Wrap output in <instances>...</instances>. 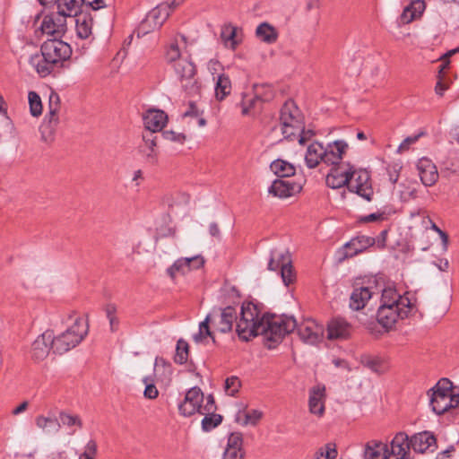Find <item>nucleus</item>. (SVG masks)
Instances as JSON below:
<instances>
[{
	"mask_svg": "<svg viewBox=\"0 0 459 459\" xmlns=\"http://www.w3.org/2000/svg\"><path fill=\"white\" fill-rule=\"evenodd\" d=\"M401 169V166L397 163L390 164L387 167V173L389 176V180L394 184L397 182L399 178V171Z\"/></svg>",
	"mask_w": 459,
	"mask_h": 459,
	"instance_id": "nucleus-59",
	"label": "nucleus"
},
{
	"mask_svg": "<svg viewBox=\"0 0 459 459\" xmlns=\"http://www.w3.org/2000/svg\"><path fill=\"white\" fill-rule=\"evenodd\" d=\"M202 113L197 105L194 101H190L188 108L184 112V117H199Z\"/></svg>",
	"mask_w": 459,
	"mask_h": 459,
	"instance_id": "nucleus-61",
	"label": "nucleus"
},
{
	"mask_svg": "<svg viewBox=\"0 0 459 459\" xmlns=\"http://www.w3.org/2000/svg\"><path fill=\"white\" fill-rule=\"evenodd\" d=\"M188 354H189L188 343L185 340L179 339L177 342L174 361L180 365L185 364L187 361Z\"/></svg>",
	"mask_w": 459,
	"mask_h": 459,
	"instance_id": "nucleus-49",
	"label": "nucleus"
},
{
	"mask_svg": "<svg viewBox=\"0 0 459 459\" xmlns=\"http://www.w3.org/2000/svg\"><path fill=\"white\" fill-rule=\"evenodd\" d=\"M145 131L156 134L166 126L168 116L162 110L150 109L143 116Z\"/></svg>",
	"mask_w": 459,
	"mask_h": 459,
	"instance_id": "nucleus-20",
	"label": "nucleus"
},
{
	"mask_svg": "<svg viewBox=\"0 0 459 459\" xmlns=\"http://www.w3.org/2000/svg\"><path fill=\"white\" fill-rule=\"evenodd\" d=\"M30 65L36 70L41 77L49 75L56 66V65L47 56L40 54H35L30 58Z\"/></svg>",
	"mask_w": 459,
	"mask_h": 459,
	"instance_id": "nucleus-29",
	"label": "nucleus"
},
{
	"mask_svg": "<svg viewBox=\"0 0 459 459\" xmlns=\"http://www.w3.org/2000/svg\"><path fill=\"white\" fill-rule=\"evenodd\" d=\"M76 31L81 39H87L91 34V21L78 19L76 21Z\"/></svg>",
	"mask_w": 459,
	"mask_h": 459,
	"instance_id": "nucleus-53",
	"label": "nucleus"
},
{
	"mask_svg": "<svg viewBox=\"0 0 459 459\" xmlns=\"http://www.w3.org/2000/svg\"><path fill=\"white\" fill-rule=\"evenodd\" d=\"M385 219V212H374L366 216H363L359 219L360 222L363 223H368V222H374V221H382Z\"/></svg>",
	"mask_w": 459,
	"mask_h": 459,
	"instance_id": "nucleus-58",
	"label": "nucleus"
},
{
	"mask_svg": "<svg viewBox=\"0 0 459 459\" xmlns=\"http://www.w3.org/2000/svg\"><path fill=\"white\" fill-rule=\"evenodd\" d=\"M166 17H160V8H154L148 13L146 18L141 22L138 28V35L140 33L146 34L152 30L159 29L162 26Z\"/></svg>",
	"mask_w": 459,
	"mask_h": 459,
	"instance_id": "nucleus-32",
	"label": "nucleus"
},
{
	"mask_svg": "<svg viewBox=\"0 0 459 459\" xmlns=\"http://www.w3.org/2000/svg\"><path fill=\"white\" fill-rule=\"evenodd\" d=\"M417 169L422 184L432 186L438 179V171L436 165L428 158H421L417 163Z\"/></svg>",
	"mask_w": 459,
	"mask_h": 459,
	"instance_id": "nucleus-23",
	"label": "nucleus"
},
{
	"mask_svg": "<svg viewBox=\"0 0 459 459\" xmlns=\"http://www.w3.org/2000/svg\"><path fill=\"white\" fill-rule=\"evenodd\" d=\"M411 445L405 432H398L388 445L389 459H411Z\"/></svg>",
	"mask_w": 459,
	"mask_h": 459,
	"instance_id": "nucleus-16",
	"label": "nucleus"
},
{
	"mask_svg": "<svg viewBox=\"0 0 459 459\" xmlns=\"http://www.w3.org/2000/svg\"><path fill=\"white\" fill-rule=\"evenodd\" d=\"M231 91V82L225 74H219L215 84V96L219 100H224Z\"/></svg>",
	"mask_w": 459,
	"mask_h": 459,
	"instance_id": "nucleus-40",
	"label": "nucleus"
},
{
	"mask_svg": "<svg viewBox=\"0 0 459 459\" xmlns=\"http://www.w3.org/2000/svg\"><path fill=\"white\" fill-rule=\"evenodd\" d=\"M40 52L50 58L56 65L70 58L72 48L66 42L53 39L45 41L40 48Z\"/></svg>",
	"mask_w": 459,
	"mask_h": 459,
	"instance_id": "nucleus-10",
	"label": "nucleus"
},
{
	"mask_svg": "<svg viewBox=\"0 0 459 459\" xmlns=\"http://www.w3.org/2000/svg\"><path fill=\"white\" fill-rule=\"evenodd\" d=\"M56 4L57 5V13L65 19L77 15L80 11L77 0H59Z\"/></svg>",
	"mask_w": 459,
	"mask_h": 459,
	"instance_id": "nucleus-39",
	"label": "nucleus"
},
{
	"mask_svg": "<svg viewBox=\"0 0 459 459\" xmlns=\"http://www.w3.org/2000/svg\"><path fill=\"white\" fill-rule=\"evenodd\" d=\"M452 385L449 379L442 378L429 390V404L436 414L441 415L454 411L458 413L459 394H453Z\"/></svg>",
	"mask_w": 459,
	"mask_h": 459,
	"instance_id": "nucleus-2",
	"label": "nucleus"
},
{
	"mask_svg": "<svg viewBox=\"0 0 459 459\" xmlns=\"http://www.w3.org/2000/svg\"><path fill=\"white\" fill-rule=\"evenodd\" d=\"M243 436L240 432H233L228 437L223 459H244Z\"/></svg>",
	"mask_w": 459,
	"mask_h": 459,
	"instance_id": "nucleus-25",
	"label": "nucleus"
},
{
	"mask_svg": "<svg viewBox=\"0 0 459 459\" xmlns=\"http://www.w3.org/2000/svg\"><path fill=\"white\" fill-rule=\"evenodd\" d=\"M304 117L293 100H287L280 111L279 129L285 139H292L303 131Z\"/></svg>",
	"mask_w": 459,
	"mask_h": 459,
	"instance_id": "nucleus-4",
	"label": "nucleus"
},
{
	"mask_svg": "<svg viewBox=\"0 0 459 459\" xmlns=\"http://www.w3.org/2000/svg\"><path fill=\"white\" fill-rule=\"evenodd\" d=\"M348 143L343 140H336L332 143H328L325 147V154L324 163L332 165L333 167L342 164L341 162L343 155L347 152Z\"/></svg>",
	"mask_w": 459,
	"mask_h": 459,
	"instance_id": "nucleus-21",
	"label": "nucleus"
},
{
	"mask_svg": "<svg viewBox=\"0 0 459 459\" xmlns=\"http://www.w3.org/2000/svg\"><path fill=\"white\" fill-rule=\"evenodd\" d=\"M204 415V419L202 420V429L204 431H211L218 425L221 423L222 417L220 414L214 413V411H204L199 412Z\"/></svg>",
	"mask_w": 459,
	"mask_h": 459,
	"instance_id": "nucleus-45",
	"label": "nucleus"
},
{
	"mask_svg": "<svg viewBox=\"0 0 459 459\" xmlns=\"http://www.w3.org/2000/svg\"><path fill=\"white\" fill-rule=\"evenodd\" d=\"M60 98L57 93L51 92L48 100V112L41 127L44 141H51L57 125L59 124Z\"/></svg>",
	"mask_w": 459,
	"mask_h": 459,
	"instance_id": "nucleus-9",
	"label": "nucleus"
},
{
	"mask_svg": "<svg viewBox=\"0 0 459 459\" xmlns=\"http://www.w3.org/2000/svg\"><path fill=\"white\" fill-rule=\"evenodd\" d=\"M263 327L262 318L259 319L258 317L256 307L252 303L243 305L236 325L238 337L243 341H249L251 338L261 334V331H264Z\"/></svg>",
	"mask_w": 459,
	"mask_h": 459,
	"instance_id": "nucleus-5",
	"label": "nucleus"
},
{
	"mask_svg": "<svg viewBox=\"0 0 459 459\" xmlns=\"http://www.w3.org/2000/svg\"><path fill=\"white\" fill-rule=\"evenodd\" d=\"M262 416L263 412L258 410L243 411L237 414L236 420L242 426H255L262 419Z\"/></svg>",
	"mask_w": 459,
	"mask_h": 459,
	"instance_id": "nucleus-42",
	"label": "nucleus"
},
{
	"mask_svg": "<svg viewBox=\"0 0 459 459\" xmlns=\"http://www.w3.org/2000/svg\"><path fill=\"white\" fill-rule=\"evenodd\" d=\"M325 146L318 143L314 142L308 145L306 155L305 161L307 166L309 169H315L319 165L320 162H324L325 160Z\"/></svg>",
	"mask_w": 459,
	"mask_h": 459,
	"instance_id": "nucleus-31",
	"label": "nucleus"
},
{
	"mask_svg": "<svg viewBox=\"0 0 459 459\" xmlns=\"http://www.w3.org/2000/svg\"><path fill=\"white\" fill-rule=\"evenodd\" d=\"M204 399V393L199 387L190 388L186 393L184 400L178 405L179 413L185 417H190L196 412L199 413Z\"/></svg>",
	"mask_w": 459,
	"mask_h": 459,
	"instance_id": "nucleus-13",
	"label": "nucleus"
},
{
	"mask_svg": "<svg viewBox=\"0 0 459 459\" xmlns=\"http://www.w3.org/2000/svg\"><path fill=\"white\" fill-rule=\"evenodd\" d=\"M270 169L279 178H290L296 172V169L291 163L281 159L273 161Z\"/></svg>",
	"mask_w": 459,
	"mask_h": 459,
	"instance_id": "nucleus-37",
	"label": "nucleus"
},
{
	"mask_svg": "<svg viewBox=\"0 0 459 459\" xmlns=\"http://www.w3.org/2000/svg\"><path fill=\"white\" fill-rule=\"evenodd\" d=\"M43 34L61 36L66 30V19L56 13L46 15L41 22Z\"/></svg>",
	"mask_w": 459,
	"mask_h": 459,
	"instance_id": "nucleus-19",
	"label": "nucleus"
},
{
	"mask_svg": "<svg viewBox=\"0 0 459 459\" xmlns=\"http://www.w3.org/2000/svg\"><path fill=\"white\" fill-rule=\"evenodd\" d=\"M314 134L313 131L311 130H305V123L303 122V131L297 134L294 138H297L299 142V143L303 144L305 142H307L312 135Z\"/></svg>",
	"mask_w": 459,
	"mask_h": 459,
	"instance_id": "nucleus-63",
	"label": "nucleus"
},
{
	"mask_svg": "<svg viewBox=\"0 0 459 459\" xmlns=\"http://www.w3.org/2000/svg\"><path fill=\"white\" fill-rule=\"evenodd\" d=\"M162 135L164 139L171 142H176L178 143H183L186 139V136L184 134L177 133L171 130L164 131L162 133Z\"/></svg>",
	"mask_w": 459,
	"mask_h": 459,
	"instance_id": "nucleus-56",
	"label": "nucleus"
},
{
	"mask_svg": "<svg viewBox=\"0 0 459 459\" xmlns=\"http://www.w3.org/2000/svg\"><path fill=\"white\" fill-rule=\"evenodd\" d=\"M350 192L356 193L367 201H371L374 191L371 185L370 175L365 169H356L352 166V177L348 183Z\"/></svg>",
	"mask_w": 459,
	"mask_h": 459,
	"instance_id": "nucleus-8",
	"label": "nucleus"
},
{
	"mask_svg": "<svg viewBox=\"0 0 459 459\" xmlns=\"http://www.w3.org/2000/svg\"><path fill=\"white\" fill-rule=\"evenodd\" d=\"M325 387L322 385H315L309 392V411L318 417L325 413Z\"/></svg>",
	"mask_w": 459,
	"mask_h": 459,
	"instance_id": "nucleus-26",
	"label": "nucleus"
},
{
	"mask_svg": "<svg viewBox=\"0 0 459 459\" xmlns=\"http://www.w3.org/2000/svg\"><path fill=\"white\" fill-rule=\"evenodd\" d=\"M30 112L33 117H39L42 114V102L39 95L35 91H30L28 94Z\"/></svg>",
	"mask_w": 459,
	"mask_h": 459,
	"instance_id": "nucleus-50",
	"label": "nucleus"
},
{
	"mask_svg": "<svg viewBox=\"0 0 459 459\" xmlns=\"http://www.w3.org/2000/svg\"><path fill=\"white\" fill-rule=\"evenodd\" d=\"M352 326L345 319L335 317L327 325V338L329 340H343L351 336Z\"/></svg>",
	"mask_w": 459,
	"mask_h": 459,
	"instance_id": "nucleus-22",
	"label": "nucleus"
},
{
	"mask_svg": "<svg viewBox=\"0 0 459 459\" xmlns=\"http://www.w3.org/2000/svg\"><path fill=\"white\" fill-rule=\"evenodd\" d=\"M421 135H422V133L406 137L403 141V143L399 145L398 152L402 153V152L407 151L409 149L410 145L415 143Z\"/></svg>",
	"mask_w": 459,
	"mask_h": 459,
	"instance_id": "nucleus-57",
	"label": "nucleus"
},
{
	"mask_svg": "<svg viewBox=\"0 0 459 459\" xmlns=\"http://www.w3.org/2000/svg\"><path fill=\"white\" fill-rule=\"evenodd\" d=\"M337 455L336 445L334 443H327L315 452L312 459H335Z\"/></svg>",
	"mask_w": 459,
	"mask_h": 459,
	"instance_id": "nucleus-47",
	"label": "nucleus"
},
{
	"mask_svg": "<svg viewBox=\"0 0 459 459\" xmlns=\"http://www.w3.org/2000/svg\"><path fill=\"white\" fill-rule=\"evenodd\" d=\"M352 177V165L342 163L331 169L326 176V185L333 189L341 188L344 186L348 187V183Z\"/></svg>",
	"mask_w": 459,
	"mask_h": 459,
	"instance_id": "nucleus-15",
	"label": "nucleus"
},
{
	"mask_svg": "<svg viewBox=\"0 0 459 459\" xmlns=\"http://www.w3.org/2000/svg\"><path fill=\"white\" fill-rule=\"evenodd\" d=\"M82 2L91 6L95 11L105 7L104 0H82Z\"/></svg>",
	"mask_w": 459,
	"mask_h": 459,
	"instance_id": "nucleus-64",
	"label": "nucleus"
},
{
	"mask_svg": "<svg viewBox=\"0 0 459 459\" xmlns=\"http://www.w3.org/2000/svg\"><path fill=\"white\" fill-rule=\"evenodd\" d=\"M204 264V260L201 255L179 258L168 268L167 273L170 278L175 279L178 275H183L192 270L199 269Z\"/></svg>",
	"mask_w": 459,
	"mask_h": 459,
	"instance_id": "nucleus-17",
	"label": "nucleus"
},
{
	"mask_svg": "<svg viewBox=\"0 0 459 459\" xmlns=\"http://www.w3.org/2000/svg\"><path fill=\"white\" fill-rule=\"evenodd\" d=\"M225 391L230 395H235L240 387V380L237 377H230L225 380Z\"/></svg>",
	"mask_w": 459,
	"mask_h": 459,
	"instance_id": "nucleus-54",
	"label": "nucleus"
},
{
	"mask_svg": "<svg viewBox=\"0 0 459 459\" xmlns=\"http://www.w3.org/2000/svg\"><path fill=\"white\" fill-rule=\"evenodd\" d=\"M411 448L416 452L423 454L428 450L433 451L432 447L436 446V438L430 432L424 431L413 435L409 438Z\"/></svg>",
	"mask_w": 459,
	"mask_h": 459,
	"instance_id": "nucleus-27",
	"label": "nucleus"
},
{
	"mask_svg": "<svg viewBox=\"0 0 459 459\" xmlns=\"http://www.w3.org/2000/svg\"><path fill=\"white\" fill-rule=\"evenodd\" d=\"M280 271L282 281L286 286H289L296 281V273L293 270L290 257L285 258L283 267Z\"/></svg>",
	"mask_w": 459,
	"mask_h": 459,
	"instance_id": "nucleus-48",
	"label": "nucleus"
},
{
	"mask_svg": "<svg viewBox=\"0 0 459 459\" xmlns=\"http://www.w3.org/2000/svg\"><path fill=\"white\" fill-rule=\"evenodd\" d=\"M255 35L261 41L267 44H273L278 39L276 29L268 22L259 24L255 30Z\"/></svg>",
	"mask_w": 459,
	"mask_h": 459,
	"instance_id": "nucleus-36",
	"label": "nucleus"
},
{
	"mask_svg": "<svg viewBox=\"0 0 459 459\" xmlns=\"http://www.w3.org/2000/svg\"><path fill=\"white\" fill-rule=\"evenodd\" d=\"M87 333L88 325L81 317H77L66 331L54 337L53 349L57 353H65L76 347Z\"/></svg>",
	"mask_w": 459,
	"mask_h": 459,
	"instance_id": "nucleus-6",
	"label": "nucleus"
},
{
	"mask_svg": "<svg viewBox=\"0 0 459 459\" xmlns=\"http://www.w3.org/2000/svg\"><path fill=\"white\" fill-rule=\"evenodd\" d=\"M221 38L227 48L235 49L238 45L237 39V27L233 25H225L221 29Z\"/></svg>",
	"mask_w": 459,
	"mask_h": 459,
	"instance_id": "nucleus-43",
	"label": "nucleus"
},
{
	"mask_svg": "<svg viewBox=\"0 0 459 459\" xmlns=\"http://www.w3.org/2000/svg\"><path fill=\"white\" fill-rule=\"evenodd\" d=\"M35 421L37 427L48 434L57 433L61 426L57 419L43 415L38 416Z\"/></svg>",
	"mask_w": 459,
	"mask_h": 459,
	"instance_id": "nucleus-41",
	"label": "nucleus"
},
{
	"mask_svg": "<svg viewBox=\"0 0 459 459\" xmlns=\"http://www.w3.org/2000/svg\"><path fill=\"white\" fill-rule=\"evenodd\" d=\"M360 363L377 374H382L386 370V366L384 360L377 356L365 354L360 358Z\"/></svg>",
	"mask_w": 459,
	"mask_h": 459,
	"instance_id": "nucleus-38",
	"label": "nucleus"
},
{
	"mask_svg": "<svg viewBox=\"0 0 459 459\" xmlns=\"http://www.w3.org/2000/svg\"><path fill=\"white\" fill-rule=\"evenodd\" d=\"M143 382L146 384L145 389H144V396L148 399H154L158 396L159 392L156 386L152 384L147 383V377L143 379Z\"/></svg>",
	"mask_w": 459,
	"mask_h": 459,
	"instance_id": "nucleus-60",
	"label": "nucleus"
},
{
	"mask_svg": "<svg viewBox=\"0 0 459 459\" xmlns=\"http://www.w3.org/2000/svg\"><path fill=\"white\" fill-rule=\"evenodd\" d=\"M210 319H211V316H206L204 321L200 323L198 333L193 335V339L196 343L205 342L208 337H211L212 340V342L215 343V338L213 336L212 332L210 330V327H209Z\"/></svg>",
	"mask_w": 459,
	"mask_h": 459,
	"instance_id": "nucleus-44",
	"label": "nucleus"
},
{
	"mask_svg": "<svg viewBox=\"0 0 459 459\" xmlns=\"http://www.w3.org/2000/svg\"><path fill=\"white\" fill-rule=\"evenodd\" d=\"M286 257H290L288 251L273 250L268 263V269L271 271L281 270L283 267V262Z\"/></svg>",
	"mask_w": 459,
	"mask_h": 459,
	"instance_id": "nucleus-46",
	"label": "nucleus"
},
{
	"mask_svg": "<svg viewBox=\"0 0 459 459\" xmlns=\"http://www.w3.org/2000/svg\"><path fill=\"white\" fill-rule=\"evenodd\" d=\"M426 8V4L423 0H414L408 6H406L400 18L401 22L404 24L411 22L413 20L419 18L423 13Z\"/></svg>",
	"mask_w": 459,
	"mask_h": 459,
	"instance_id": "nucleus-35",
	"label": "nucleus"
},
{
	"mask_svg": "<svg viewBox=\"0 0 459 459\" xmlns=\"http://www.w3.org/2000/svg\"><path fill=\"white\" fill-rule=\"evenodd\" d=\"M54 335L50 331H46L39 335L31 345V358L35 361H41L45 359L48 353L50 347H53Z\"/></svg>",
	"mask_w": 459,
	"mask_h": 459,
	"instance_id": "nucleus-18",
	"label": "nucleus"
},
{
	"mask_svg": "<svg viewBox=\"0 0 459 459\" xmlns=\"http://www.w3.org/2000/svg\"><path fill=\"white\" fill-rule=\"evenodd\" d=\"M375 238L368 236H358L347 242L342 249L339 250V261L342 262L347 258L352 257L368 247L374 246Z\"/></svg>",
	"mask_w": 459,
	"mask_h": 459,
	"instance_id": "nucleus-14",
	"label": "nucleus"
},
{
	"mask_svg": "<svg viewBox=\"0 0 459 459\" xmlns=\"http://www.w3.org/2000/svg\"><path fill=\"white\" fill-rule=\"evenodd\" d=\"M59 419L64 426L74 427L77 426L79 429L82 427V422L78 415H74L66 412H60Z\"/></svg>",
	"mask_w": 459,
	"mask_h": 459,
	"instance_id": "nucleus-52",
	"label": "nucleus"
},
{
	"mask_svg": "<svg viewBox=\"0 0 459 459\" xmlns=\"http://www.w3.org/2000/svg\"><path fill=\"white\" fill-rule=\"evenodd\" d=\"M143 141L144 144L141 147L140 152L149 163H155L157 161V136L152 132H143Z\"/></svg>",
	"mask_w": 459,
	"mask_h": 459,
	"instance_id": "nucleus-34",
	"label": "nucleus"
},
{
	"mask_svg": "<svg viewBox=\"0 0 459 459\" xmlns=\"http://www.w3.org/2000/svg\"><path fill=\"white\" fill-rule=\"evenodd\" d=\"M296 328L298 329L299 336L305 343L315 345L323 340L324 326L313 319H305Z\"/></svg>",
	"mask_w": 459,
	"mask_h": 459,
	"instance_id": "nucleus-12",
	"label": "nucleus"
},
{
	"mask_svg": "<svg viewBox=\"0 0 459 459\" xmlns=\"http://www.w3.org/2000/svg\"><path fill=\"white\" fill-rule=\"evenodd\" d=\"M174 71L181 82L182 88L190 97L199 96L201 83L195 78V65L187 58L179 59L173 65Z\"/></svg>",
	"mask_w": 459,
	"mask_h": 459,
	"instance_id": "nucleus-7",
	"label": "nucleus"
},
{
	"mask_svg": "<svg viewBox=\"0 0 459 459\" xmlns=\"http://www.w3.org/2000/svg\"><path fill=\"white\" fill-rule=\"evenodd\" d=\"M216 410V405H215V402H214V398L212 395H208L206 397V403L204 405H202L201 404V408H200V412L202 411H215Z\"/></svg>",
	"mask_w": 459,
	"mask_h": 459,
	"instance_id": "nucleus-62",
	"label": "nucleus"
},
{
	"mask_svg": "<svg viewBox=\"0 0 459 459\" xmlns=\"http://www.w3.org/2000/svg\"><path fill=\"white\" fill-rule=\"evenodd\" d=\"M365 459H389L388 445L377 440H370L365 446Z\"/></svg>",
	"mask_w": 459,
	"mask_h": 459,
	"instance_id": "nucleus-33",
	"label": "nucleus"
},
{
	"mask_svg": "<svg viewBox=\"0 0 459 459\" xmlns=\"http://www.w3.org/2000/svg\"><path fill=\"white\" fill-rule=\"evenodd\" d=\"M416 310V299L410 292L403 296L393 287L382 291L381 305L377 310V321L385 329H391L400 319L408 317Z\"/></svg>",
	"mask_w": 459,
	"mask_h": 459,
	"instance_id": "nucleus-1",
	"label": "nucleus"
},
{
	"mask_svg": "<svg viewBox=\"0 0 459 459\" xmlns=\"http://www.w3.org/2000/svg\"><path fill=\"white\" fill-rule=\"evenodd\" d=\"M97 454V443L90 440L84 448V452L80 455L79 459H95Z\"/></svg>",
	"mask_w": 459,
	"mask_h": 459,
	"instance_id": "nucleus-55",
	"label": "nucleus"
},
{
	"mask_svg": "<svg viewBox=\"0 0 459 459\" xmlns=\"http://www.w3.org/2000/svg\"><path fill=\"white\" fill-rule=\"evenodd\" d=\"M262 325L264 331H261V335L271 342L278 343L296 329L297 322L293 316L266 315L262 317Z\"/></svg>",
	"mask_w": 459,
	"mask_h": 459,
	"instance_id": "nucleus-3",
	"label": "nucleus"
},
{
	"mask_svg": "<svg viewBox=\"0 0 459 459\" xmlns=\"http://www.w3.org/2000/svg\"><path fill=\"white\" fill-rule=\"evenodd\" d=\"M273 97L272 90L270 87H255V96L254 98L247 99L246 96L243 97L241 101V113L242 115H248L250 110L254 108L256 101H269Z\"/></svg>",
	"mask_w": 459,
	"mask_h": 459,
	"instance_id": "nucleus-28",
	"label": "nucleus"
},
{
	"mask_svg": "<svg viewBox=\"0 0 459 459\" xmlns=\"http://www.w3.org/2000/svg\"><path fill=\"white\" fill-rule=\"evenodd\" d=\"M166 60L168 63L176 64L179 59H183L181 57V52L178 46V41L175 39L168 47L166 51Z\"/></svg>",
	"mask_w": 459,
	"mask_h": 459,
	"instance_id": "nucleus-51",
	"label": "nucleus"
},
{
	"mask_svg": "<svg viewBox=\"0 0 459 459\" xmlns=\"http://www.w3.org/2000/svg\"><path fill=\"white\" fill-rule=\"evenodd\" d=\"M206 316H211L210 324H212L217 331L223 333L230 332L233 326V321L237 320V313L232 307L213 310Z\"/></svg>",
	"mask_w": 459,
	"mask_h": 459,
	"instance_id": "nucleus-11",
	"label": "nucleus"
},
{
	"mask_svg": "<svg viewBox=\"0 0 459 459\" xmlns=\"http://www.w3.org/2000/svg\"><path fill=\"white\" fill-rule=\"evenodd\" d=\"M301 190V186L294 181L276 179L269 187V194L279 198H287Z\"/></svg>",
	"mask_w": 459,
	"mask_h": 459,
	"instance_id": "nucleus-24",
	"label": "nucleus"
},
{
	"mask_svg": "<svg viewBox=\"0 0 459 459\" xmlns=\"http://www.w3.org/2000/svg\"><path fill=\"white\" fill-rule=\"evenodd\" d=\"M373 291L369 287L355 288L350 298V307L353 310H360L364 308L371 299Z\"/></svg>",
	"mask_w": 459,
	"mask_h": 459,
	"instance_id": "nucleus-30",
	"label": "nucleus"
}]
</instances>
